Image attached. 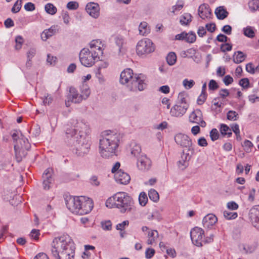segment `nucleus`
Listing matches in <instances>:
<instances>
[{
	"instance_id": "obj_1",
	"label": "nucleus",
	"mask_w": 259,
	"mask_h": 259,
	"mask_svg": "<svg viewBox=\"0 0 259 259\" xmlns=\"http://www.w3.org/2000/svg\"><path fill=\"white\" fill-rule=\"evenodd\" d=\"M72 127L65 132V142L69 146H74L77 156L83 157L89 152L91 144L87 138L90 133L89 125L82 121L73 120Z\"/></svg>"
},
{
	"instance_id": "obj_2",
	"label": "nucleus",
	"mask_w": 259,
	"mask_h": 259,
	"mask_svg": "<svg viewBox=\"0 0 259 259\" xmlns=\"http://www.w3.org/2000/svg\"><path fill=\"white\" fill-rule=\"evenodd\" d=\"M51 252L56 259H73L75 246L71 238L67 234H63L55 238L51 244Z\"/></svg>"
},
{
	"instance_id": "obj_3",
	"label": "nucleus",
	"mask_w": 259,
	"mask_h": 259,
	"mask_svg": "<svg viewBox=\"0 0 259 259\" xmlns=\"http://www.w3.org/2000/svg\"><path fill=\"white\" fill-rule=\"evenodd\" d=\"M120 139L119 134L105 131L102 133L99 141V153L104 158H109L116 155Z\"/></svg>"
},
{
	"instance_id": "obj_4",
	"label": "nucleus",
	"mask_w": 259,
	"mask_h": 259,
	"mask_svg": "<svg viewBox=\"0 0 259 259\" xmlns=\"http://www.w3.org/2000/svg\"><path fill=\"white\" fill-rule=\"evenodd\" d=\"M107 207L114 206L121 213L131 212L135 210L133 198L126 193L119 192L109 198L106 202Z\"/></svg>"
},
{
	"instance_id": "obj_5",
	"label": "nucleus",
	"mask_w": 259,
	"mask_h": 259,
	"mask_svg": "<svg viewBox=\"0 0 259 259\" xmlns=\"http://www.w3.org/2000/svg\"><path fill=\"white\" fill-rule=\"evenodd\" d=\"M66 205L71 212L78 215L89 213L94 206L91 199L83 196L70 197L66 200Z\"/></svg>"
},
{
	"instance_id": "obj_6",
	"label": "nucleus",
	"mask_w": 259,
	"mask_h": 259,
	"mask_svg": "<svg viewBox=\"0 0 259 259\" xmlns=\"http://www.w3.org/2000/svg\"><path fill=\"white\" fill-rule=\"evenodd\" d=\"M120 82L121 83L127 84L131 91H142L146 87L145 76L140 74L134 76L133 70L130 68L124 69L120 74Z\"/></svg>"
},
{
	"instance_id": "obj_7",
	"label": "nucleus",
	"mask_w": 259,
	"mask_h": 259,
	"mask_svg": "<svg viewBox=\"0 0 259 259\" xmlns=\"http://www.w3.org/2000/svg\"><path fill=\"white\" fill-rule=\"evenodd\" d=\"M95 54L90 52L89 49H82L79 53V60L81 64L87 67L92 66L96 62L100 60V57Z\"/></svg>"
},
{
	"instance_id": "obj_8",
	"label": "nucleus",
	"mask_w": 259,
	"mask_h": 259,
	"mask_svg": "<svg viewBox=\"0 0 259 259\" xmlns=\"http://www.w3.org/2000/svg\"><path fill=\"white\" fill-rule=\"evenodd\" d=\"M177 144L183 149L184 152H188L193 154L194 150L191 139L187 135L179 133L174 137Z\"/></svg>"
},
{
	"instance_id": "obj_9",
	"label": "nucleus",
	"mask_w": 259,
	"mask_h": 259,
	"mask_svg": "<svg viewBox=\"0 0 259 259\" xmlns=\"http://www.w3.org/2000/svg\"><path fill=\"white\" fill-rule=\"evenodd\" d=\"M155 47L152 41L148 38H144L138 41L136 46L137 53L139 56L153 52Z\"/></svg>"
},
{
	"instance_id": "obj_10",
	"label": "nucleus",
	"mask_w": 259,
	"mask_h": 259,
	"mask_svg": "<svg viewBox=\"0 0 259 259\" xmlns=\"http://www.w3.org/2000/svg\"><path fill=\"white\" fill-rule=\"evenodd\" d=\"M204 230L197 227L194 228L190 232L191 240L193 243L197 246L200 247L203 245L204 241Z\"/></svg>"
},
{
	"instance_id": "obj_11",
	"label": "nucleus",
	"mask_w": 259,
	"mask_h": 259,
	"mask_svg": "<svg viewBox=\"0 0 259 259\" xmlns=\"http://www.w3.org/2000/svg\"><path fill=\"white\" fill-rule=\"evenodd\" d=\"M83 101L80 94L74 87H70L69 89V93L67 96V101L65 102L67 107L70 106L69 102L78 104Z\"/></svg>"
},
{
	"instance_id": "obj_12",
	"label": "nucleus",
	"mask_w": 259,
	"mask_h": 259,
	"mask_svg": "<svg viewBox=\"0 0 259 259\" xmlns=\"http://www.w3.org/2000/svg\"><path fill=\"white\" fill-rule=\"evenodd\" d=\"M189 121L193 123L199 124L201 127H205L206 122L203 119V115L201 111L196 109L191 113L189 117Z\"/></svg>"
},
{
	"instance_id": "obj_13",
	"label": "nucleus",
	"mask_w": 259,
	"mask_h": 259,
	"mask_svg": "<svg viewBox=\"0 0 259 259\" xmlns=\"http://www.w3.org/2000/svg\"><path fill=\"white\" fill-rule=\"evenodd\" d=\"M151 161L145 155H141L138 159L137 166L139 169L146 171L150 168Z\"/></svg>"
},
{
	"instance_id": "obj_14",
	"label": "nucleus",
	"mask_w": 259,
	"mask_h": 259,
	"mask_svg": "<svg viewBox=\"0 0 259 259\" xmlns=\"http://www.w3.org/2000/svg\"><path fill=\"white\" fill-rule=\"evenodd\" d=\"M188 107V104L181 105L177 104L172 107L170 113L172 116L181 117L186 112Z\"/></svg>"
},
{
	"instance_id": "obj_15",
	"label": "nucleus",
	"mask_w": 259,
	"mask_h": 259,
	"mask_svg": "<svg viewBox=\"0 0 259 259\" xmlns=\"http://www.w3.org/2000/svg\"><path fill=\"white\" fill-rule=\"evenodd\" d=\"M249 217L253 226L259 230V205L255 206L250 210Z\"/></svg>"
},
{
	"instance_id": "obj_16",
	"label": "nucleus",
	"mask_w": 259,
	"mask_h": 259,
	"mask_svg": "<svg viewBox=\"0 0 259 259\" xmlns=\"http://www.w3.org/2000/svg\"><path fill=\"white\" fill-rule=\"evenodd\" d=\"M114 179L117 183L123 185L127 184L131 180L130 175L121 169L115 174Z\"/></svg>"
},
{
	"instance_id": "obj_17",
	"label": "nucleus",
	"mask_w": 259,
	"mask_h": 259,
	"mask_svg": "<svg viewBox=\"0 0 259 259\" xmlns=\"http://www.w3.org/2000/svg\"><path fill=\"white\" fill-rule=\"evenodd\" d=\"M192 154L190 152L183 151L181 159L178 162V166L180 169L184 170L188 166L189 161L190 160Z\"/></svg>"
},
{
	"instance_id": "obj_18",
	"label": "nucleus",
	"mask_w": 259,
	"mask_h": 259,
	"mask_svg": "<svg viewBox=\"0 0 259 259\" xmlns=\"http://www.w3.org/2000/svg\"><path fill=\"white\" fill-rule=\"evenodd\" d=\"M87 13L92 17L97 18L100 15V8L97 3H89L86 6Z\"/></svg>"
},
{
	"instance_id": "obj_19",
	"label": "nucleus",
	"mask_w": 259,
	"mask_h": 259,
	"mask_svg": "<svg viewBox=\"0 0 259 259\" xmlns=\"http://www.w3.org/2000/svg\"><path fill=\"white\" fill-rule=\"evenodd\" d=\"M103 45L100 40H93L90 44V52L98 54L99 57L102 56L103 54L102 49Z\"/></svg>"
},
{
	"instance_id": "obj_20",
	"label": "nucleus",
	"mask_w": 259,
	"mask_h": 259,
	"mask_svg": "<svg viewBox=\"0 0 259 259\" xmlns=\"http://www.w3.org/2000/svg\"><path fill=\"white\" fill-rule=\"evenodd\" d=\"M52 173L53 169L49 168L47 169L43 174V187L45 190H49L51 187L50 185L52 182Z\"/></svg>"
},
{
	"instance_id": "obj_21",
	"label": "nucleus",
	"mask_w": 259,
	"mask_h": 259,
	"mask_svg": "<svg viewBox=\"0 0 259 259\" xmlns=\"http://www.w3.org/2000/svg\"><path fill=\"white\" fill-rule=\"evenodd\" d=\"M198 15L202 19L210 18L211 15V10L208 5L203 4L198 8Z\"/></svg>"
},
{
	"instance_id": "obj_22",
	"label": "nucleus",
	"mask_w": 259,
	"mask_h": 259,
	"mask_svg": "<svg viewBox=\"0 0 259 259\" xmlns=\"http://www.w3.org/2000/svg\"><path fill=\"white\" fill-rule=\"evenodd\" d=\"M147 243L148 245H154L156 244V242L159 238V234L156 230H149L147 233Z\"/></svg>"
},
{
	"instance_id": "obj_23",
	"label": "nucleus",
	"mask_w": 259,
	"mask_h": 259,
	"mask_svg": "<svg viewBox=\"0 0 259 259\" xmlns=\"http://www.w3.org/2000/svg\"><path fill=\"white\" fill-rule=\"evenodd\" d=\"M58 31L57 26H52L50 28L45 29L41 34V38L44 41L56 34Z\"/></svg>"
},
{
	"instance_id": "obj_24",
	"label": "nucleus",
	"mask_w": 259,
	"mask_h": 259,
	"mask_svg": "<svg viewBox=\"0 0 259 259\" xmlns=\"http://www.w3.org/2000/svg\"><path fill=\"white\" fill-rule=\"evenodd\" d=\"M217 217L213 214H208L205 216L203 219L204 227L209 228L214 225L217 222Z\"/></svg>"
},
{
	"instance_id": "obj_25",
	"label": "nucleus",
	"mask_w": 259,
	"mask_h": 259,
	"mask_svg": "<svg viewBox=\"0 0 259 259\" xmlns=\"http://www.w3.org/2000/svg\"><path fill=\"white\" fill-rule=\"evenodd\" d=\"M12 137L14 142L15 143L14 145V149L15 152H17L18 150L20 149L19 140L22 137L23 135L21 133L17 131H13L12 132Z\"/></svg>"
},
{
	"instance_id": "obj_26",
	"label": "nucleus",
	"mask_w": 259,
	"mask_h": 259,
	"mask_svg": "<svg viewBox=\"0 0 259 259\" xmlns=\"http://www.w3.org/2000/svg\"><path fill=\"white\" fill-rule=\"evenodd\" d=\"M192 16L188 13H185L181 16L180 23L182 25H188L192 21Z\"/></svg>"
},
{
	"instance_id": "obj_27",
	"label": "nucleus",
	"mask_w": 259,
	"mask_h": 259,
	"mask_svg": "<svg viewBox=\"0 0 259 259\" xmlns=\"http://www.w3.org/2000/svg\"><path fill=\"white\" fill-rule=\"evenodd\" d=\"M215 13L217 18L220 20L224 19L228 15V12L223 7H219L217 8L215 11Z\"/></svg>"
},
{
	"instance_id": "obj_28",
	"label": "nucleus",
	"mask_w": 259,
	"mask_h": 259,
	"mask_svg": "<svg viewBox=\"0 0 259 259\" xmlns=\"http://www.w3.org/2000/svg\"><path fill=\"white\" fill-rule=\"evenodd\" d=\"M139 34L141 35H146L150 32L148 24L146 22H141L139 26Z\"/></svg>"
},
{
	"instance_id": "obj_29",
	"label": "nucleus",
	"mask_w": 259,
	"mask_h": 259,
	"mask_svg": "<svg viewBox=\"0 0 259 259\" xmlns=\"http://www.w3.org/2000/svg\"><path fill=\"white\" fill-rule=\"evenodd\" d=\"M141 148L139 145L135 144L131 148V153L137 159L142 155L141 154Z\"/></svg>"
},
{
	"instance_id": "obj_30",
	"label": "nucleus",
	"mask_w": 259,
	"mask_h": 259,
	"mask_svg": "<svg viewBox=\"0 0 259 259\" xmlns=\"http://www.w3.org/2000/svg\"><path fill=\"white\" fill-rule=\"evenodd\" d=\"M91 94V91L88 87L87 85H83L81 89L80 95L83 100H87Z\"/></svg>"
},
{
	"instance_id": "obj_31",
	"label": "nucleus",
	"mask_w": 259,
	"mask_h": 259,
	"mask_svg": "<svg viewBox=\"0 0 259 259\" xmlns=\"http://www.w3.org/2000/svg\"><path fill=\"white\" fill-rule=\"evenodd\" d=\"M45 9L46 12L50 15H54L56 13L57 11V8L51 3H48L46 5Z\"/></svg>"
},
{
	"instance_id": "obj_32",
	"label": "nucleus",
	"mask_w": 259,
	"mask_h": 259,
	"mask_svg": "<svg viewBox=\"0 0 259 259\" xmlns=\"http://www.w3.org/2000/svg\"><path fill=\"white\" fill-rule=\"evenodd\" d=\"M256 248L257 244L254 243L251 244L244 245L243 249L246 253H251L256 250Z\"/></svg>"
},
{
	"instance_id": "obj_33",
	"label": "nucleus",
	"mask_w": 259,
	"mask_h": 259,
	"mask_svg": "<svg viewBox=\"0 0 259 259\" xmlns=\"http://www.w3.org/2000/svg\"><path fill=\"white\" fill-rule=\"evenodd\" d=\"M19 145L20 146V148L28 150L30 148V145L28 139L24 137L23 136L19 140Z\"/></svg>"
},
{
	"instance_id": "obj_34",
	"label": "nucleus",
	"mask_w": 259,
	"mask_h": 259,
	"mask_svg": "<svg viewBox=\"0 0 259 259\" xmlns=\"http://www.w3.org/2000/svg\"><path fill=\"white\" fill-rule=\"evenodd\" d=\"M248 6L251 12L259 10V0H251L248 3Z\"/></svg>"
},
{
	"instance_id": "obj_35",
	"label": "nucleus",
	"mask_w": 259,
	"mask_h": 259,
	"mask_svg": "<svg viewBox=\"0 0 259 259\" xmlns=\"http://www.w3.org/2000/svg\"><path fill=\"white\" fill-rule=\"evenodd\" d=\"M177 56L175 53L170 52L168 54L166 57V61L169 65H173L175 64Z\"/></svg>"
},
{
	"instance_id": "obj_36",
	"label": "nucleus",
	"mask_w": 259,
	"mask_h": 259,
	"mask_svg": "<svg viewBox=\"0 0 259 259\" xmlns=\"http://www.w3.org/2000/svg\"><path fill=\"white\" fill-rule=\"evenodd\" d=\"M148 195L149 198L154 202H157L159 199L158 192L154 189L150 190Z\"/></svg>"
},
{
	"instance_id": "obj_37",
	"label": "nucleus",
	"mask_w": 259,
	"mask_h": 259,
	"mask_svg": "<svg viewBox=\"0 0 259 259\" xmlns=\"http://www.w3.org/2000/svg\"><path fill=\"white\" fill-rule=\"evenodd\" d=\"M148 201V197L146 193L142 192L140 193L139 196V204L142 206H144L147 203Z\"/></svg>"
},
{
	"instance_id": "obj_38",
	"label": "nucleus",
	"mask_w": 259,
	"mask_h": 259,
	"mask_svg": "<svg viewBox=\"0 0 259 259\" xmlns=\"http://www.w3.org/2000/svg\"><path fill=\"white\" fill-rule=\"evenodd\" d=\"M236 57H233V61L235 63L238 64L244 61L245 56L241 51H238Z\"/></svg>"
},
{
	"instance_id": "obj_39",
	"label": "nucleus",
	"mask_w": 259,
	"mask_h": 259,
	"mask_svg": "<svg viewBox=\"0 0 259 259\" xmlns=\"http://www.w3.org/2000/svg\"><path fill=\"white\" fill-rule=\"evenodd\" d=\"M238 118V113L233 110H230L227 114V118L231 121H235Z\"/></svg>"
},
{
	"instance_id": "obj_40",
	"label": "nucleus",
	"mask_w": 259,
	"mask_h": 259,
	"mask_svg": "<svg viewBox=\"0 0 259 259\" xmlns=\"http://www.w3.org/2000/svg\"><path fill=\"white\" fill-rule=\"evenodd\" d=\"M244 34L250 38H252L254 36V32L253 30L252 27L250 26H247V27L243 29Z\"/></svg>"
},
{
	"instance_id": "obj_41",
	"label": "nucleus",
	"mask_w": 259,
	"mask_h": 259,
	"mask_svg": "<svg viewBox=\"0 0 259 259\" xmlns=\"http://www.w3.org/2000/svg\"><path fill=\"white\" fill-rule=\"evenodd\" d=\"M224 216L227 220H232L236 219L237 217L238 214L237 212L225 210L224 211Z\"/></svg>"
},
{
	"instance_id": "obj_42",
	"label": "nucleus",
	"mask_w": 259,
	"mask_h": 259,
	"mask_svg": "<svg viewBox=\"0 0 259 259\" xmlns=\"http://www.w3.org/2000/svg\"><path fill=\"white\" fill-rule=\"evenodd\" d=\"M195 84V81L192 80H188L185 79L183 81V85L186 89L189 90L191 89Z\"/></svg>"
},
{
	"instance_id": "obj_43",
	"label": "nucleus",
	"mask_w": 259,
	"mask_h": 259,
	"mask_svg": "<svg viewBox=\"0 0 259 259\" xmlns=\"http://www.w3.org/2000/svg\"><path fill=\"white\" fill-rule=\"evenodd\" d=\"M22 7V0H17L12 8V12L13 13H17L20 11Z\"/></svg>"
},
{
	"instance_id": "obj_44",
	"label": "nucleus",
	"mask_w": 259,
	"mask_h": 259,
	"mask_svg": "<svg viewBox=\"0 0 259 259\" xmlns=\"http://www.w3.org/2000/svg\"><path fill=\"white\" fill-rule=\"evenodd\" d=\"M42 100L44 105H50L53 101V98L50 94H47Z\"/></svg>"
},
{
	"instance_id": "obj_45",
	"label": "nucleus",
	"mask_w": 259,
	"mask_h": 259,
	"mask_svg": "<svg viewBox=\"0 0 259 259\" xmlns=\"http://www.w3.org/2000/svg\"><path fill=\"white\" fill-rule=\"evenodd\" d=\"M186 95L185 93H179L178 97V102L177 104L181 105L188 104L186 102Z\"/></svg>"
},
{
	"instance_id": "obj_46",
	"label": "nucleus",
	"mask_w": 259,
	"mask_h": 259,
	"mask_svg": "<svg viewBox=\"0 0 259 259\" xmlns=\"http://www.w3.org/2000/svg\"><path fill=\"white\" fill-rule=\"evenodd\" d=\"M15 42H16V45H15L16 50H20L22 47V44H23V38L21 36H17L15 38Z\"/></svg>"
},
{
	"instance_id": "obj_47",
	"label": "nucleus",
	"mask_w": 259,
	"mask_h": 259,
	"mask_svg": "<svg viewBox=\"0 0 259 259\" xmlns=\"http://www.w3.org/2000/svg\"><path fill=\"white\" fill-rule=\"evenodd\" d=\"M196 40V35L194 33L190 32L187 33L186 36L185 40L189 43H193Z\"/></svg>"
},
{
	"instance_id": "obj_48",
	"label": "nucleus",
	"mask_w": 259,
	"mask_h": 259,
	"mask_svg": "<svg viewBox=\"0 0 259 259\" xmlns=\"http://www.w3.org/2000/svg\"><path fill=\"white\" fill-rule=\"evenodd\" d=\"M115 42L116 45L119 47V51L120 52L124 43V38L120 36H116L115 38Z\"/></svg>"
},
{
	"instance_id": "obj_49",
	"label": "nucleus",
	"mask_w": 259,
	"mask_h": 259,
	"mask_svg": "<svg viewBox=\"0 0 259 259\" xmlns=\"http://www.w3.org/2000/svg\"><path fill=\"white\" fill-rule=\"evenodd\" d=\"M219 137V134L216 128H213L210 132V137L213 141L217 140Z\"/></svg>"
},
{
	"instance_id": "obj_50",
	"label": "nucleus",
	"mask_w": 259,
	"mask_h": 259,
	"mask_svg": "<svg viewBox=\"0 0 259 259\" xmlns=\"http://www.w3.org/2000/svg\"><path fill=\"white\" fill-rule=\"evenodd\" d=\"M101 225L104 230H110L112 228V224L110 221L102 222Z\"/></svg>"
},
{
	"instance_id": "obj_51",
	"label": "nucleus",
	"mask_w": 259,
	"mask_h": 259,
	"mask_svg": "<svg viewBox=\"0 0 259 259\" xmlns=\"http://www.w3.org/2000/svg\"><path fill=\"white\" fill-rule=\"evenodd\" d=\"M78 4L76 2H69L67 4V8L69 10H76L78 8Z\"/></svg>"
},
{
	"instance_id": "obj_52",
	"label": "nucleus",
	"mask_w": 259,
	"mask_h": 259,
	"mask_svg": "<svg viewBox=\"0 0 259 259\" xmlns=\"http://www.w3.org/2000/svg\"><path fill=\"white\" fill-rule=\"evenodd\" d=\"M208 88L210 90L214 91L219 88V85L215 80L211 79L208 83Z\"/></svg>"
},
{
	"instance_id": "obj_53",
	"label": "nucleus",
	"mask_w": 259,
	"mask_h": 259,
	"mask_svg": "<svg viewBox=\"0 0 259 259\" xmlns=\"http://www.w3.org/2000/svg\"><path fill=\"white\" fill-rule=\"evenodd\" d=\"M239 84L244 89H247L249 87V81L248 78H244L240 80Z\"/></svg>"
},
{
	"instance_id": "obj_54",
	"label": "nucleus",
	"mask_w": 259,
	"mask_h": 259,
	"mask_svg": "<svg viewBox=\"0 0 259 259\" xmlns=\"http://www.w3.org/2000/svg\"><path fill=\"white\" fill-rule=\"evenodd\" d=\"M39 235H40L39 230H37V229H33L30 234V237L36 240L38 239Z\"/></svg>"
},
{
	"instance_id": "obj_55",
	"label": "nucleus",
	"mask_w": 259,
	"mask_h": 259,
	"mask_svg": "<svg viewBox=\"0 0 259 259\" xmlns=\"http://www.w3.org/2000/svg\"><path fill=\"white\" fill-rule=\"evenodd\" d=\"M246 70L251 74H254L256 71L255 67L251 63H248L246 65Z\"/></svg>"
},
{
	"instance_id": "obj_56",
	"label": "nucleus",
	"mask_w": 259,
	"mask_h": 259,
	"mask_svg": "<svg viewBox=\"0 0 259 259\" xmlns=\"http://www.w3.org/2000/svg\"><path fill=\"white\" fill-rule=\"evenodd\" d=\"M155 252L154 249L150 248H147L145 252L146 258L148 259L151 258L154 255Z\"/></svg>"
},
{
	"instance_id": "obj_57",
	"label": "nucleus",
	"mask_w": 259,
	"mask_h": 259,
	"mask_svg": "<svg viewBox=\"0 0 259 259\" xmlns=\"http://www.w3.org/2000/svg\"><path fill=\"white\" fill-rule=\"evenodd\" d=\"M243 146L246 151L249 152L251 148L253 147V144L249 140H245L244 142Z\"/></svg>"
},
{
	"instance_id": "obj_58",
	"label": "nucleus",
	"mask_w": 259,
	"mask_h": 259,
	"mask_svg": "<svg viewBox=\"0 0 259 259\" xmlns=\"http://www.w3.org/2000/svg\"><path fill=\"white\" fill-rule=\"evenodd\" d=\"M47 61L50 65L55 64L57 61V58L56 57L51 56L50 54H48L47 56Z\"/></svg>"
},
{
	"instance_id": "obj_59",
	"label": "nucleus",
	"mask_w": 259,
	"mask_h": 259,
	"mask_svg": "<svg viewBox=\"0 0 259 259\" xmlns=\"http://www.w3.org/2000/svg\"><path fill=\"white\" fill-rule=\"evenodd\" d=\"M206 94L201 93L197 99V103L199 105L202 104L205 101L206 99Z\"/></svg>"
},
{
	"instance_id": "obj_60",
	"label": "nucleus",
	"mask_w": 259,
	"mask_h": 259,
	"mask_svg": "<svg viewBox=\"0 0 259 259\" xmlns=\"http://www.w3.org/2000/svg\"><path fill=\"white\" fill-rule=\"evenodd\" d=\"M24 7L25 10L27 11H32L35 9V5L31 2L26 3Z\"/></svg>"
},
{
	"instance_id": "obj_61",
	"label": "nucleus",
	"mask_w": 259,
	"mask_h": 259,
	"mask_svg": "<svg viewBox=\"0 0 259 259\" xmlns=\"http://www.w3.org/2000/svg\"><path fill=\"white\" fill-rule=\"evenodd\" d=\"M227 208L231 210H236L238 208V205L234 201L229 202L227 204Z\"/></svg>"
},
{
	"instance_id": "obj_62",
	"label": "nucleus",
	"mask_w": 259,
	"mask_h": 259,
	"mask_svg": "<svg viewBox=\"0 0 259 259\" xmlns=\"http://www.w3.org/2000/svg\"><path fill=\"white\" fill-rule=\"evenodd\" d=\"M36 54V49L34 48H31L27 53V58L29 60H31Z\"/></svg>"
},
{
	"instance_id": "obj_63",
	"label": "nucleus",
	"mask_w": 259,
	"mask_h": 259,
	"mask_svg": "<svg viewBox=\"0 0 259 259\" xmlns=\"http://www.w3.org/2000/svg\"><path fill=\"white\" fill-rule=\"evenodd\" d=\"M232 49V46L229 44L226 43L222 44L221 46V50L223 52L230 51Z\"/></svg>"
},
{
	"instance_id": "obj_64",
	"label": "nucleus",
	"mask_w": 259,
	"mask_h": 259,
	"mask_svg": "<svg viewBox=\"0 0 259 259\" xmlns=\"http://www.w3.org/2000/svg\"><path fill=\"white\" fill-rule=\"evenodd\" d=\"M223 82L226 85H228L233 82V78L229 75L225 76L223 79Z\"/></svg>"
}]
</instances>
